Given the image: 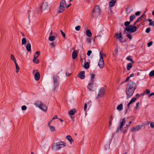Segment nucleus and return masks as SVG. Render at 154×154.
Returning a JSON list of instances; mask_svg holds the SVG:
<instances>
[{
	"label": "nucleus",
	"instance_id": "obj_18",
	"mask_svg": "<svg viewBox=\"0 0 154 154\" xmlns=\"http://www.w3.org/2000/svg\"><path fill=\"white\" fill-rule=\"evenodd\" d=\"M116 0H111L109 2V6L110 7H113L115 4Z\"/></svg>",
	"mask_w": 154,
	"mask_h": 154
},
{
	"label": "nucleus",
	"instance_id": "obj_41",
	"mask_svg": "<svg viewBox=\"0 0 154 154\" xmlns=\"http://www.w3.org/2000/svg\"><path fill=\"white\" fill-rule=\"evenodd\" d=\"M60 31L63 37L65 38L66 36L64 32H63L62 30H60Z\"/></svg>",
	"mask_w": 154,
	"mask_h": 154
},
{
	"label": "nucleus",
	"instance_id": "obj_14",
	"mask_svg": "<svg viewBox=\"0 0 154 154\" xmlns=\"http://www.w3.org/2000/svg\"><path fill=\"white\" fill-rule=\"evenodd\" d=\"M141 125H137L135 127H134L131 128V131L132 132L137 131L141 129Z\"/></svg>",
	"mask_w": 154,
	"mask_h": 154
},
{
	"label": "nucleus",
	"instance_id": "obj_28",
	"mask_svg": "<svg viewBox=\"0 0 154 154\" xmlns=\"http://www.w3.org/2000/svg\"><path fill=\"white\" fill-rule=\"evenodd\" d=\"M86 35L89 37H91L92 35V33L90 30L89 29H88L86 30Z\"/></svg>",
	"mask_w": 154,
	"mask_h": 154
},
{
	"label": "nucleus",
	"instance_id": "obj_2",
	"mask_svg": "<svg viewBox=\"0 0 154 154\" xmlns=\"http://www.w3.org/2000/svg\"><path fill=\"white\" fill-rule=\"evenodd\" d=\"M34 104L36 107H38L44 112L46 111L47 109V106L41 102L37 101L34 103Z\"/></svg>",
	"mask_w": 154,
	"mask_h": 154
},
{
	"label": "nucleus",
	"instance_id": "obj_53",
	"mask_svg": "<svg viewBox=\"0 0 154 154\" xmlns=\"http://www.w3.org/2000/svg\"><path fill=\"white\" fill-rule=\"evenodd\" d=\"M87 108V104L86 103L85 104L84 107V111L86 112Z\"/></svg>",
	"mask_w": 154,
	"mask_h": 154
},
{
	"label": "nucleus",
	"instance_id": "obj_11",
	"mask_svg": "<svg viewBox=\"0 0 154 154\" xmlns=\"http://www.w3.org/2000/svg\"><path fill=\"white\" fill-rule=\"evenodd\" d=\"M59 146L58 143H54L52 144L51 149L52 150L54 151H58L59 149Z\"/></svg>",
	"mask_w": 154,
	"mask_h": 154
},
{
	"label": "nucleus",
	"instance_id": "obj_40",
	"mask_svg": "<svg viewBox=\"0 0 154 154\" xmlns=\"http://www.w3.org/2000/svg\"><path fill=\"white\" fill-rule=\"evenodd\" d=\"M149 75L152 77L154 75V71L153 70L150 72L149 73Z\"/></svg>",
	"mask_w": 154,
	"mask_h": 154
},
{
	"label": "nucleus",
	"instance_id": "obj_57",
	"mask_svg": "<svg viewBox=\"0 0 154 154\" xmlns=\"http://www.w3.org/2000/svg\"><path fill=\"white\" fill-rule=\"evenodd\" d=\"M101 37V36L100 35H97V36H96L95 37V39H97V38H100Z\"/></svg>",
	"mask_w": 154,
	"mask_h": 154
},
{
	"label": "nucleus",
	"instance_id": "obj_6",
	"mask_svg": "<svg viewBox=\"0 0 154 154\" xmlns=\"http://www.w3.org/2000/svg\"><path fill=\"white\" fill-rule=\"evenodd\" d=\"M126 87L135 91L136 89L137 85L135 82L132 81H130L128 83Z\"/></svg>",
	"mask_w": 154,
	"mask_h": 154
},
{
	"label": "nucleus",
	"instance_id": "obj_21",
	"mask_svg": "<svg viewBox=\"0 0 154 154\" xmlns=\"http://www.w3.org/2000/svg\"><path fill=\"white\" fill-rule=\"evenodd\" d=\"M40 55V52L39 51H36L34 56L33 61L35 60V58H37L38 56Z\"/></svg>",
	"mask_w": 154,
	"mask_h": 154
},
{
	"label": "nucleus",
	"instance_id": "obj_33",
	"mask_svg": "<svg viewBox=\"0 0 154 154\" xmlns=\"http://www.w3.org/2000/svg\"><path fill=\"white\" fill-rule=\"evenodd\" d=\"M148 21L149 23V25H152L153 27H154V21H152L151 19H150L148 20Z\"/></svg>",
	"mask_w": 154,
	"mask_h": 154
},
{
	"label": "nucleus",
	"instance_id": "obj_39",
	"mask_svg": "<svg viewBox=\"0 0 154 154\" xmlns=\"http://www.w3.org/2000/svg\"><path fill=\"white\" fill-rule=\"evenodd\" d=\"M49 128L52 131H54L55 130V128L53 126H49Z\"/></svg>",
	"mask_w": 154,
	"mask_h": 154
},
{
	"label": "nucleus",
	"instance_id": "obj_61",
	"mask_svg": "<svg viewBox=\"0 0 154 154\" xmlns=\"http://www.w3.org/2000/svg\"><path fill=\"white\" fill-rule=\"evenodd\" d=\"M50 45L52 47H55V45L54 43H51L50 44Z\"/></svg>",
	"mask_w": 154,
	"mask_h": 154
},
{
	"label": "nucleus",
	"instance_id": "obj_37",
	"mask_svg": "<svg viewBox=\"0 0 154 154\" xmlns=\"http://www.w3.org/2000/svg\"><path fill=\"white\" fill-rule=\"evenodd\" d=\"M118 52V50L117 48H115L114 50V52L113 53V55L114 56H116Z\"/></svg>",
	"mask_w": 154,
	"mask_h": 154
},
{
	"label": "nucleus",
	"instance_id": "obj_16",
	"mask_svg": "<svg viewBox=\"0 0 154 154\" xmlns=\"http://www.w3.org/2000/svg\"><path fill=\"white\" fill-rule=\"evenodd\" d=\"M116 39H119L120 42H122V40L123 39L121 33H116Z\"/></svg>",
	"mask_w": 154,
	"mask_h": 154
},
{
	"label": "nucleus",
	"instance_id": "obj_52",
	"mask_svg": "<svg viewBox=\"0 0 154 154\" xmlns=\"http://www.w3.org/2000/svg\"><path fill=\"white\" fill-rule=\"evenodd\" d=\"M16 67V72L17 73V72H18L19 71L20 68L18 66H17Z\"/></svg>",
	"mask_w": 154,
	"mask_h": 154
},
{
	"label": "nucleus",
	"instance_id": "obj_29",
	"mask_svg": "<svg viewBox=\"0 0 154 154\" xmlns=\"http://www.w3.org/2000/svg\"><path fill=\"white\" fill-rule=\"evenodd\" d=\"M126 59L128 60H129L131 61L133 63H134V62L133 60L132 57L131 56H129L128 57H126Z\"/></svg>",
	"mask_w": 154,
	"mask_h": 154
},
{
	"label": "nucleus",
	"instance_id": "obj_54",
	"mask_svg": "<svg viewBox=\"0 0 154 154\" xmlns=\"http://www.w3.org/2000/svg\"><path fill=\"white\" fill-rule=\"evenodd\" d=\"M150 126L152 128H154V122H152L150 124Z\"/></svg>",
	"mask_w": 154,
	"mask_h": 154
},
{
	"label": "nucleus",
	"instance_id": "obj_46",
	"mask_svg": "<svg viewBox=\"0 0 154 154\" xmlns=\"http://www.w3.org/2000/svg\"><path fill=\"white\" fill-rule=\"evenodd\" d=\"M81 28V27L79 26H78L75 27V29L77 31H79Z\"/></svg>",
	"mask_w": 154,
	"mask_h": 154
},
{
	"label": "nucleus",
	"instance_id": "obj_3",
	"mask_svg": "<svg viewBox=\"0 0 154 154\" xmlns=\"http://www.w3.org/2000/svg\"><path fill=\"white\" fill-rule=\"evenodd\" d=\"M121 120H122L121 122H120L119 123L120 124V126H119L116 130V132H118L119 130H120L123 133H125L126 131L127 130V129H125V130H123V127L124 125L125 124L126 120L125 118L123 119H121Z\"/></svg>",
	"mask_w": 154,
	"mask_h": 154
},
{
	"label": "nucleus",
	"instance_id": "obj_48",
	"mask_svg": "<svg viewBox=\"0 0 154 154\" xmlns=\"http://www.w3.org/2000/svg\"><path fill=\"white\" fill-rule=\"evenodd\" d=\"M129 8H125L127 14H128L131 12V11L129 10Z\"/></svg>",
	"mask_w": 154,
	"mask_h": 154
},
{
	"label": "nucleus",
	"instance_id": "obj_4",
	"mask_svg": "<svg viewBox=\"0 0 154 154\" xmlns=\"http://www.w3.org/2000/svg\"><path fill=\"white\" fill-rule=\"evenodd\" d=\"M137 30V28L134 25H131L128 27L125 28L124 31H127L130 33H132L135 32Z\"/></svg>",
	"mask_w": 154,
	"mask_h": 154
},
{
	"label": "nucleus",
	"instance_id": "obj_62",
	"mask_svg": "<svg viewBox=\"0 0 154 154\" xmlns=\"http://www.w3.org/2000/svg\"><path fill=\"white\" fill-rule=\"evenodd\" d=\"M103 54H102L101 53V52L100 51V59H101V57L102 58H103V57L102 56Z\"/></svg>",
	"mask_w": 154,
	"mask_h": 154
},
{
	"label": "nucleus",
	"instance_id": "obj_45",
	"mask_svg": "<svg viewBox=\"0 0 154 154\" xmlns=\"http://www.w3.org/2000/svg\"><path fill=\"white\" fill-rule=\"evenodd\" d=\"M26 106L25 105H23L21 107V109L22 110H25L26 109Z\"/></svg>",
	"mask_w": 154,
	"mask_h": 154
},
{
	"label": "nucleus",
	"instance_id": "obj_50",
	"mask_svg": "<svg viewBox=\"0 0 154 154\" xmlns=\"http://www.w3.org/2000/svg\"><path fill=\"white\" fill-rule=\"evenodd\" d=\"M139 102H138L136 103V106L135 107V109H137L139 107Z\"/></svg>",
	"mask_w": 154,
	"mask_h": 154
},
{
	"label": "nucleus",
	"instance_id": "obj_24",
	"mask_svg": "<svg viewBox=\"0 0 154 154\" xmlns=\"http://www.w3.org/2000/svg\"><path fill=\"white\" fill-rule=\"evenodd\" d=\"M66 5V3L65 0H62L60 2V6L65 8Z\"/></svg>",
	"mask_w": 154,
	"mask_h": 154
},
{
	"label": "nucleus",
	"instance_id": "obj_1",
	"mask_svg": "<svg viewBox=\"0 0 154 154\" xmlns=\"http://www.w3.org/2000/svg\"><path fill=\"white\" fill-rule=\"evenodd\" d=\"M100 9L98 5L95 6L93 8L91 12V17L95 18L99 16L100 14Z\"/></svg>",
	"mask_w": 154,
	"mask_h": 154
},
{
	"label": "nucleus",
	"instance_id": "obj_10",
	"mask_svg": "<svg viewBox=\"0 0 154 154\" xmlns=\"http://www.w3.org/2000/svg\"><path fill=\"white\" fill-rule=\"evenodd\" d=\"M48 7V4L47 2H45L43 3L42 5L40 6L39 8V12L40 13H41L42 11V9L43 10H45Z\"/></svg>",
	"mask_w": 154,
	"mask_h": 154
},
{
	"label": "nucleus",
	"instance_id": "obj_12",
	"mask_svg": "<svg viewBox=\"0 0 154 154\" xmlns=\"http://www.w3.org/2000/svg\"><path fill=\"white\" fill-rule=\"evenodd\" d=\"M59 149L61 148H63L66 146V144L65 142L63 141H60L58 142Z\"/></svg>",
	"mask_w": 154,
	"mask_h": 154
},
{
	"label": "nucleus",
	"instance_id": "obj_23",
	"mask_svg": "<svg viewBox=\"0 0 154 154\" xmlns=\"http://www.w3.org/2000/svg\"><path fill=\"white\" fill-rule=\"evenodd\" d=\"M116 109L119 111L122 110L123 109L122 104L121 103L120 105H118Z\"/></svg>",
	"mask_w": 154,
	"mask_h": 154
},
{
	"label": "nucleus",
	"instance_id": "obj_47",
	"mask_svg": "<svg viewBox=\"0 0 154 154\" xmlns=\"http://www.w3.org/2000/svg\"><path fill=\"white\" fill-rule=\"evenodd\" d=\"M140 18H138L137 19V20L134 22V25L135 26V25H136V23H137V22H138L140 21Z\"/></svg>",
	"mask_w": 154,
	"mask_h": 154
},
{
	"label": "nucleus",
	"instance_id": "obj_5",
	"mask_svg": "<svg viewBox=\"0 0 154 154\" xmlns=\"http://www.w3.org/2000/svg\"><path fill=\"white\" fill-rule=\"evenodd\" d=\"M134 91H135L126 87L125 92L126 94L127 99H128L131 97L133 95Z\"/></svg>",
	"mask_w": 154,
	"mask_h": 154
},
{
	"label": "nucleus",
	"instance_id": "obj_20",
	"mask_svg": "<svg viewBox=\"0 0 154 154\" xmlns=\"http://www.w3.org/2000/svg\"><path fill=\"white\" fill-rule=\"evenodd\" d=\"M78 56L77 52L76 50L74 51L72 53V58L73 59H75Z\"/></svg>",
	"mask_w": 154,
	"mask_h": 154
},
{
	"label": "nucleus",
	"instance_id": "obj_36",
	"mask_svg": "<svg viewBox=\"0 0 154 154\" xmlns=\"http://www.w3.org/2000/svg\"><path fill=\"white\" fill-rule=\"evenodd\" d=\"M11 58L13 61L14 63H16V60L13 54H11Z\"/></svg>",
	"mask_w": 154,
	"mask_h": 154
},
{
	"label": "nucleus",
	"instance_id": "obj_26",
	"mask_svg": "<svg viewBox=\"0 0 154 154\" xmlns=\"http://www.w3.org/2000/svg\"><path fill=\"white\" fill-rule=\"evenodd\" d=\"M26 49L28 51H31V45L30 43H29L27 45Z\"/></svg>",
	"mask_w": 154,
	"mask_h": 154
},
{
	"label": "nucleus",
	"instance_id": "obj_17",
	"mask_svg": "<svg viewBox=\"0 0 154 154\" xmlns=\"http://www.w3.org/2000/svg\"><path fill=\"white\" fill-rule=\"evenodd\" d=\"M35 79L36 81L38 80L40 78V74L39 72H36L34 75Z\"/></svg>",
	"mask_w": 154,
	"mask_h": 154
},
{
	"label": "nucleus",
	"instance_id": "obj_59",
	"mask_svg": "<svg viewBox=\"0 0 154 154\" xmlns=\"http://www.w3.org/2000/svg\"><path fill=\"white\" fill-rule=\"evenodd\" d=\"M131 123H132V121H130L129 122L128 125H126V126L127 127V129L128 128V127H129L130 124Z\"/></svg>",
	"mask_w": 154,
	"mask_h": 154
},
{
	"label": "nucleus",
	"instance_id": "obj_55",
	"mask_svg": "<svg viewBox=\"0 0 154 154\" xmlns=\"http://www.w3.org/2000/svg\"><path fill=\"white\" fill-rule=\"evenodd\" d=\"M57 119V115H55L54 117L52 118V120H51V121L53 120H54V119Z\"/></svg>",
	"mask_w": 154,
	"mask_h": 154
},
{
	"label": "nucleus",
	"instance_id": "obj_32",
	"mask_svg": "<svg viewBox=\"0 0 154 154\" xmlns=\"http://www.w3.org/2000/svg\"><path fill=\"white\" fill-rule=\"evenodd\" d=\"M136 17V16L134 15H132L130 17V21H132Z\"/></svg>",
	"mask_w": 154,
	"mask_h": 154
},
{
	"label": "nucleus",
	"instance_id": "obj_42",
	"mask_svg": "<svg viewBox=\"0 0 154 154\" xmlns=\"http://www.w3.org/2000/svg\"><path fill=\"white\" fill-rule=\"evenodd\" d=\"M32 61L33 62L35 63L36 64H38L39 63V60L38 59H37L35 58V60L33 61V59Z\"/></svg>",
	"mask_w": 154,
	"mask_h": 154
},
{
	"label": "nucleus",
	"instance_id": "obj_60",
	"mask_svg": "<svg viewBox=\"0 0 154 154\" xmlns=\"http://www.w3.org/2000/svg\"><path fill=\"white\" fill-rule=\"evenodd\" d=\"M87 42L89 43H90L91 42V39L90 38H88L87 39Z\"/></svg>",
	"mask_w": 154,
	"mask_h": 154
},
{
	"label": "nucleus",
	"instance_id": "obj_19",
	"mask_svg": "<svg viewBox=\"0 0 154 154\" xmlns=\"http://www.w3.org/2000/svg\"><path fill=\"white\" fill-rule=\"evenodd\" d=\"M64 10V7L60 6L58 8V10L57 12V13L59 14L60 13L63 12Z\"/></svg>",
	"mask_w": 154,
	"mask_h": 154
},
{
	"label": "nucleus",
	"instance_id": "obj_31",
	"mask_svg": "<svg viewBox=\"0 0 154 154\" xmlns=\"http://www.w3.org/2000/svg\"><path fill=\"white\" fill-rule=\"evenodd\" d=\"M84 67L85 69H88L89 67V65L88 63H85L84 64Z\"/></svg>",
	"mask_w": 154,
	"mask_h": 154
},
{
	"label": "nucleus",
	"instance_id": "obj_43",
	"mask_svg": "<svg viewBox=\"0 0 154 154\" xmlns=\"http://www.w3.org/2000/svg\"><path fill=\"white\" fill-rule=\"evenodd\" d=\"M150 30L151 29L150 28H148L146 29L145 32L146 33H148L150 32Z\"/></svg>",
	"mask_w": 154,
	"mask_h": 154
},
{
	"label": "nucleus",
	"instance_id": "obj_13",
	"mask_svg": "<svg viewBox=\"0 0 154 154\" xmlns=\"http://www.w3.org/2000/svg\"><path fill=\"white\" fill-rule=\"evenodd\" d=\"M98 65L100 68H102L104 66V61L103 58L101 57V59H100L99 62L98 63Z\"/></svg>",
	"mask_w": 154,
	"mask_h": 154
},
{
	"label": "nucleus",
	"instance_id": "obj_30",
	"mask_svg": "<svg viewBox=\"0 0 154 154\" xmlns=\"http://www.w3.org/2000/svg\"><path fill=\"white\" fill-rule=\"evenodd\" d=\"M55 39V37L54 36H50L48 38V40L51 41H54Z\"/></svg>",
	"mask_w": 154,
	"mask_h": 154
},
{
	"label": "nucleus",
	"instance_id": "obj_64",
	"mask_svg": "<svg viewBox=\"0 0 154 154\" xmlns=\"http://www.w3.org/2000/svg\"><path fill=\"white\" fill-rule=\"evenodd\" d=\"M153 95H154V92H153V93H151L149 95V97H150L151 96H153Z\"/></svg>",
	"mask_w": 154,
	"mask_h": 154
},
{
	"label": "nucleus",
	"instance_id": "obj_63",
	"mask_svg": "<svg viewBox=\"0 0 154 154\" xmlns=\"http://www.w3.org/2000/svg\"><path fill=\"white\" fill-rule=\"evenodd\" d=\"M146 94H149L150 93V91L149 89L146 90Z\"/></svg>",
	"mask_w": 154,
	"mask_h": 154
},
{
	"label": "nucleus",
	"instance_id": "obj_49",
	"mask_svg": "<svg viewBox=\"0 0 154 154\" xmlns=\"http://www.w3.org/2000/svg\"><path fill=\"white\" fill-rule=\"evenodd\" d=\"M152 44V42L151 41L147 43V46L149 47L151 46Z\"/></svg>",
	"mask_w": 154,
	"mask_h": 154
},
{
	"label": "nucleus",
	"instance_id": "obj_35",
	"mask_svg": "<svg viewBox=\"0 0 154 154\" xmlns=\"http://www.w3.org/2000/svg\"><path fill=\"white\" fill-rule=\"evenodd\" d=\"M26 42V39L25 38H23L22 40L21 44L22 45H25Z\"/></svg>",
	"mask_w": 154,
	"mask_h": 154
},
{
	"label": "nucleus",
	"instance_id": "obj_44",
	"mask_svg": "<svg viewBox=\"0 0 154 154\" xmlns=\"http://www.w3.org/2000/svg\"><path fill=\"white\" fill-rule=\"evenodd\" d=\"M126 37H128L130 40H131L132 38V35L130 34H128L126 35Z\"/></svg>",
	"mask_w": 154,
	"mask_h": 154
},
{
	"label": "nucleus",
	"instance_id": "obj_38",
	"mask_svg": "<svg viewBox=\"0 0 154 154\" xmlns=\"http://www.w3.org/2000/svg\"><path fill=\"white\" fill-rule=\"evenodd\" d=\"M130 24V22L128 21L125 22L124 23V25L125 26L128 27L129 26V24Z\"/></svg>",
	"mask_w": 154,
	"mask_h": 154
},
{
	"label": "nucleus",
	"instance_id": "obj_22",
	"mask_svg": "<svg viewBox=\"0 0 154 154\" xmlns=\"http://www.w3.org/2000/svg\"><path fill=\"white\" fill-rule=\"evenodd\" d=\"M66 138L69 140V141L70 142V143L72 144V142H73L74 141L72 139V137L70 136V135H67L66 137Z\"/></svg>",
	"mask_w": 154,
	"mask_h": 154
},
{
	"label": "nucleus",
	"instance_id": "obj_7",
	"mask_svg": "<svg viewBox=\"0 0 154 154\" xmlns=\"http://www.w3.org/2000/svg\"><path fill=\"white\" fill-rule=\"evenodd\" d=\"M97 84L96 83L91 82L88 85V88L90 91H94L96 90Z\"/></svg>",
	"mask_w": 154,
	"mask_h": 154
},
{
	"label": "nucleus",
	"instance_id": "obj_34",
	"mask_svg": "<svg viewBox=\"0 0 154 154\" xmlns=\"http://www.w3.org/2000/svg\"><path fill=\"white\" fill-rule=\"evenodd\" d=\"M91 82H93L95 77V75L94 74H91Z\"/></svg>",
	"mask_w": 154,
	"mask_h": 154
},
{
	"label": "nucleus",
	"instance_id": "obj_51",
	"mask_svg": "<svg viewBox=\"0 0 154 154\" xmlns=\"http://www.w3.org/2000/svg\"><path fill=\"white\" fill-rule=\"evenodd\" d=\"M92 53V51L91 50H89L88 51L87 53V55L88 56H90L91 54Z\"/></svg>",
	"mask_w": 154,
	"mask_h": 154
},
{
	"label": "nucleus",
	"instance_id": "obj_8",
	"mask_svg": "<svg viewBox=\"0 0 154 154\" xmlns=\"http://www.w3.org/2000/svg\"><path fill=\"white\" fill-rule=\"evenodd\" d=\"M59 78V76L57 75H54L53 78V84L54 90L59 86V84L58 82V79Z\"/></svg>",
	"mask_w": 154,
	"mask_h": 154
},
{
	"label": "nucleus",
	"instance_id": "obj_9",
	"mask_svg": "<svg viewBox=\"0 0 154 154\" xmlns=\"http://www.w3.org/2000/svg\"><path fill=\"white\" fill-rule=\"evenodd\" d=\"M105 89L104 88H102L100 90L98 94L97 95V98H99L102 97L104 94Z\"/></svg>",
	"mask_w": 154,
	"mask_h": 154
},
{
	"label": "nucleus",
	"instance_id": "obj_58",
	"mask_svg": "<svg viewBox=\"0 0 154 154\" xmlns=\"http://www.w3.org/2000/svg\"><path fill=\"white\" fill-rule=\"evenodd\" d=\"M136 100V98L135 97H134L133 98L131 101L133 103V102H134L135 101V100Z\"/></svg>",
	"mask_w": 154,
	"mask_h": 154
},
{
	"label": "nucleus",
	"instance_id": "obj_56",
	"mask_svg": "<svg viewBox=\"0 0 154 154\" xmlns=\"http://www.w3.org/2000/svg\"><path fill=\"white\" fill-rule=\"evenodd\" d=\"M140 14V11H137L135 13V14L136 16H139Z\"/></svg>",
	"mask_w": 154,
	"mask_h": 154
},
{
	"label": "nucleus",
	"instance_id": "obj_27",
	"mask_svg": "<svg viewBox=\"0 0 154 154\" xmlns=\"http://www.w3.org/2000/svg\"><path fill=\"white\" fill-rule=\"evenodd\" d=\"M132 67V64L131 63H128L127 66V69L129 70Z\"/></svg>",
	"mask_w": 154,
	"mask_h": 154
},
{
	"label": "nucleus",
	"instance_id": "obj_25",
	"mask_svg": "<svg viewBox=\"0 0 154 154\" xmlns=\"http://www.w3.org/2000/svg\"><path fill=\"white\" fill-rule=\"evenodd\" d=\"M76 111V110L75 109H73L70 110L69 112V114L70 115H73L74 114Z\"/></svg>",
	"mask_w": 154,
	"mask_h": 154
},
{
	"label": "nucleus",
	"instance_id": "obj_15",
	"mask_svg": "<svg viewBox=\"0 0 154 154\" xmlns=\"http://www.w3.org/2000/svg\"><path fill=\"white\" fill-rule=\"evenodd\" d=\"M78 77L82 79H84L85 78V71L81 72L79 74Z\"/></svg>",
	"mask_w": 154,
	"mask_h": 154
}]
</instances>
